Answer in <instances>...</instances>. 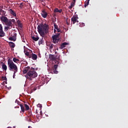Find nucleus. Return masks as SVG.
I'll list each match as a JSON object with an SVG mask.
<instances>
[{
	"mask_svg": "<svg viewBox=\"0 0 128 128\" xmlns=\"http://www.w3.org/2000/svg\"><path fill=\"white\" fill-rule=\"evenodd\" d=\"M71 20L73 24H74L76 22H78V18L76 16H73L71 18Z\"/></svg>",
	"mask_w": 128,
	"mask_h": 128,
	"instance_id": "9",
	"label": "nucleus"
},
{
	"mask_svg": "<svg viewBox=\"0 0 128 128\" xmlns=\"http://www.w3.org/2000/svg\"><path fill=\"white\" fill-rule=\"evenodd\" d=\"M9 46L12 48H14V46H16V45H15L14 43L13 42H9Z\"/></svg>",
	"mask_w": 128,
	"mask_h": 128,
	"instance_id": "18",
	"label": "nucleus"
},
{
	"mask_svg": "<svg viewBox=\"0 0 128 128\" xmlns=\"http://www.w3.org/2000/svg\"><path fill=\"white\" fill-rule=\"evenodd\" d=\"M28 128H32V126H29Z\"/></svg>",
	"mask_w": 128,
	"mask_h": 128,
	"instance_id": "47",
	"label": "nucleus"
},
{
	"mask_svg": "<svg viewBox=\"0 0 128 128\" xmlns=\"http://www.w3.org/2000/svg\"><path fill=\"white\" fill-rule=\"evenodd\" d=\"M26 56H28L30 58H32V55L30 54V52H26L25 53Z\"/></svg>",
	"mask_w": 128,
	"mask_h": 128,
	"instance_id": "24",
	"label": "nucleus"
},
{
	"mask_svg": "<svg viewBox=\"0 0 128 128\" xmlns=\"http://www.w3.org/2000/svg\"><path fill=\"white\" fill-rule=\"evenodd\" d=\"M55 54H58V52H55Z\"/></svg>",
	"mask_w": 128,
	"mask_h": 128,
	"instance_id": "45",
	"label": "nucleus"
},
{
	"mask_svg": "<svg viewBox=\"0 0 128 128\" xmlns=\"http://www.w3.org/2000/svg\"><path fill=\"white\" fill-rule=\"evenodd\" d=\"M8 88V90H10V88Z\"/></svg>",
	"mask_w": 128,
	"mask_h": 128,
	"instance_id": "50",
	"label": "nucleus"
},
{
	"mask_svg": "<svg viewBox=\"0 0 128 128\" xmlns=\"http://www.w3.org/2000/svg\"><path fill=\"white\" fill-rule=\"evenodd\" d=\"M66 24H68H68H70V23H68V21L66 22Z\"/></svg>",
	"mask_w": 128,
	"mask_h": 128,
	"instance_id": "43",
	"label": "nucleus"
},
{
	"mask_svg": "<svg viewBox=\"0 0 128 128\" xmlns=\"http://www.w3.org/2000/svg\"><path fill=\"white\" fill-rule=\"evenodd\" d=\"M62 12V9L58 10V8H56L54 10V12H59L60 14V12Z\"/></svg>",
	"mask_w": 128,
	"mask_h": 128,
	"instance_id": "17",
	"label": "nucleus"
},
{
	"mask_svg": "<svg viewBox=\"0 0 128 128\" xmlns=\"http://www.w3.org/2000/svg\"><path fill=\"white\" fill-rule=\"evenodd\" d=\"M6 34L4 30H2V24H0V38H2V36H4Z\"/></svg>",
	"mask_w": 128,
	"mask_h": 128,
	"instance_id": "7",
	"label": "nucleus"
},
{
	"mask_svg": "<svg viewBox=\"0 0 128 128\" xmlns=\"http://www.w3.org/2000/svg\"><path fill=\"white\" fill-rule=\"evenodd\" d=\"M2 70H3L6 71L8 70V66H6V65L4 63L2 64Z\"/></svg>",
	"mask_w": 128,
	"mask_h": 128,
	"instance_id": "15",
	"label": "nucleus"
},
{
	"mask_svg": "<svg viewBox=\"0 0 128 128\" xmlns=\"http://www.w3.org/2000/svg\"><path fill=\"white\" fill-rule=\"evenodd\" d=\"M0 8H1V6H0V10H1V9H0Z\"/></svg>",
	"mask_w": 128,
	"mask_h": 128,
	"instance_id": "51",
	"label": "nucleus"
},
{
	"mask_svg": "<svg viewBox=\"0 0 128 128\" xmlns=\"http://www.w3.org/2000/svg\"><path fill=\"white\" fill-rule=\"evenodd\" d=\"M33 90H36V88H33Z\"/></svg>",
	"mask_w": 128,
	"mask_h": 128,
	"instance_id": "42",
	"label": "nucleus"
},
{
	"mask_svg": "<svg viewBox=\"0 0 128 128\" xmlns=\"http://www.w3.org/2000/svg\"><path fill=\"white\" fill-rule=\"evenodd\" d=\"M24 36H22V40H24Z\"/></svg>",
	"mask_w": 128,
	"mask_h": 128,
	"instance_id": "44",
	"label": "nucleus"
},
{
	"mask_svg": "<svg viewBox=\"0 0 128 128\" xmlns=\"http://www.w3.org/2000/svg\"><path fill=\"white\" fill-rule=\"evenodd\" d=\"M23 74H26V78L28 80H32L38 76V73L34 71V68H30L29 66L24 68Z\"/></svg>",
	"mask_w": 128,
	"mask_h": 128,
	"instance_id": "1",
	"label": "nucleus"
},
{
	"mask_svg": "<svg viewBox=\"0 0 128 128\" xmlns=\"http://www.w3.org/2000/svg\"><path fill=\"white\" fill-rule=\"evenodd\" d=\"M10 88L11 89V88H10Z\"/></svg>",
	"mask_w": 128,
	"mask_h": 128,
	"instance_id": "52",
	"label": "nucleus"
},
{
	"mask_svg": "<svg viewBox=\"0 0 128 128\" xmlns=\"http://www.w3.org/2000/svg\"><path fill=\"white\" fill-rule=\"evenodd\" d=\"M58 32H60V28H58V29H56Z\"/></svg>",
	"mask_w": 128,
	"mask_h": 128,
	"instance_id": "38",
	"label": "nucleus"
},
{
	"mask_svg": "<svg viewBox=\"0 0 128 128\" xmlns=\"http://www.w3.org/2000/svg\"><path fill=\"white\" fill-rule=\"evenodd\" d=\"M37 28L38 30V32H39L40 36H41L42 38H44V34L48 33L50 27L46 24H41L38 26Z\"/></svg>",
	"mask_w": 128,
	"mask_h": 128,
	"instance_id": "2",
	"label": "nucleus"
},
{
	"mask_svg": "<svg viewBox=\"0 0 128 128\" xmlns=\"http://www.w3.org/2000/svg\"><path fill=\"white\" fill-rule=\"evenodd\" d=\"M89 4H90V0H86L85 2L84 8H86V6H88Z\"/></svg>",
	"mask_w": 128,
	"mask_h": 128,
	"instance_id": "22",
	"label": "nucleus"
},
{
	"mask_svg": "<svg viewBox=\"0 0 128 128\" xmlns=\"http://www.w3.org/2000/svg\"><path fill=\"white\" fill-rule=\"evenodd\" d=\"M54 34H56V29L54 30Z\"/></svg>",
	"mask_w": 128,
	"mask_h": 128,
	"instance_id": "41",
	"label": "nucleus"
},
{
	"mask_svg": "<svg viewBox=\"0 0 128 128\" xmlns=\"http://www.w3.org/2000/svg\"><path fill=\"white\" fill-rule=\"evenodd\" d=\"M13 62H20V60H18L16 58H14Z\"/></svg>",
	"mask_w": 128,
	"mask_h": 128,
	"instance_id": "25",
	"label": "nucleus"
},
{
	"mask_svg": "<svg viewBox=\"0 0 128 128\" xmlns=\"http://www.w3.org/2000/svg\"><path fill=\"white\" fill-rule=\"evenodd\" d=\"M44 38H42L41 39H40L38 41V44L39 46H40V44H44Z\"/></svg>",
	"mask_w": 128,
	"mask_h": 128,
	"instance_id": "21",
	"label": "nucleus"
},
{
	"mask_svg": "<svg viewBox=\"0 0 128 128\" xmlns=\"http://www.w3.org/2000/svg\"><path fill=\"white\" fill-rule=\"evenodd\" d=\"M58 36H60V34H55L52 36V42L54 44H58V42H60Z\"/></svg>",
	"mask_w": 128,
	"mask_h": 128,
	"instance_id": "6",
	"label": "nucleus"
},
{
	"mask_svg": "<svg viewBox=\"0 0 128 128\" xmlns=\"http://www.w3.org/2000/svg\"><path fill=\"white\" fill-rule=\"evenodd\" d=\"M8 128H12L11 127H8Z\"/></svg>",
	"mask_w": 128,
	"mask_h": 128,
	"instance_id": "49",
	"label": "nucleus"
},
{
	"mask_svg": "<svg viewBox=\"0 0 128 128\" xmlns=\"http://www.w3.org/2000/svg\"><path fill=\"white\" fill-rule=\"evenodd\" d=\"M17 24L20 28H22V24L20 22V20H17Z\"/></svg>",
	"mask_w": 128,
	"mask_h": 128,
	"instance_id": "13",
	"label": "nucleus"
},
{
	"mask_svg": "<svg viewBox=\"0 0 128 128\" xmlns=\"http://www.w3.org/2000/svg\"><path fill=\"white\" fill-rule=\"evenodd\" d=\"M72 8H74L72 5H70V6H68V8H70V10H72Z\"/></svg>",
	"mask_w": 128,
	"mask_h": 128,
	"instance_id": "36",
	"label": "nucleus"
},
{
	"mask_svg": "<svg viewBox=\"0 0 128 128\" xmlns=\"http://www.w3.org/2000/svg\"><path fill=\"white\" fill-rule=\"evenodd\" d=\"M9 40H14V38H12V37H10L9 38Z\"/></svg>",
	"mask_w": 128,
	"mask_h": 128,
	"instance_id": "34",
	"label": "nucleus"
},
{
	"mask_svg": "<svg viewBox=\"0 0 128 128\" xmlns=\"http://www.w3.org/2000/svg\"><path fill=\"white\" fill-rule=\"evenodd\" d=\"M74 2H76V0H72Z\"/></svg>",
	"mask_w": 128,
	"mask_h": 128,
	"instance_id": "46",
	"label": "nucleus"
},
{
	"mask_svg": "<svg viewBox=\"0 0 128 128\" xmlns=\"http://www.w3.org/2000/svg\"><path fill=\"white\" fill-rule=\"evenodd\" d=\"M40 116H42V110L40 111Z\"/></svg>",
	"mask_w": 128,
	"mask_h": 128,
	"instance_id": "37",
	"label": "nucleus"
},
{
	"mask_svg": "<svg viewBox=\"0 0 128 128\" xmlns=\"http://www.w3.org/2000/svg\"><path fill=\"white\" fill-rule=\"evenodd\" d=\"M16 104H17L18 106H20V102L18 100H16L15 101Z\"/></svg>",
	"mask_w": 128,
	"mask_h": 128,
	"instance_id": "29",
	"label": "nucleus"
},
{
	"mask_svg": "<svg viewBox=\"0 0 128 128\" xmlns=\"http://www.w3.org/2000/svg\"><path fill=\"white\" fill-rule=\"evenodd\" d=\"M54 28L56 30H58V25H56V24L54 23Z\"/></svg>",
	"mask_w": 128,
	"mask_h": 128,
	"instance_id": "30",
	"label": "nucleus"
},
{
	"mask_svg": "<svg viewBox=\"0 0 128 128\" xmlns=\"http://www.w3.org/2000/svg\"><path fill=\"white\" fill-rule=\"evenodd\" d=\"M68 42H64L60 45V48H66V46H68Z\"/></svg>",
	"mask_w": 128,
	"mask_h": 128,
	"instance_id": "16",
	"label": "nucleus"
},
{
	"mask_svg": "<svg viewBox=\"0 0 128 128\" xmlns=\"http://www.w3.org/2000/svg\"><path fill=\"white\" fill-rule=\"evenodd\" d=\"M24 106L26 108V110H30V106H28V104H24Z\"/></svg>",
	"mask_w": 128,
	"mask_h": 128,
	"instance_id": "26",
	"label": "nucleus"
},
{
	"mask_svg": "<svg viewBox=\"0 0 128 128\" xmlns=\"http://www.w3.org/2000/svg\"><path fill=\"white\" fill-rule=\"evenodd\" d=\"M20 108V106H16L14 107V108Z\"/></svg>",
	"mask_w": 128,
	"mask_h": 128,
	"instance_id": "39",
	"label": "nucleus"
},
{
	"mask_svg": "<svg viewBox=\"0 0 128 128\" xmlns=\"http://www.w3.org/2000/svg\"><path fill=\"white\" fill-rule=\"evenodd\" d=\"M32 40H34V42H38V40H40V38L38 36H36V37L33 36H32Z\"/></svg>",
	"mask_w": 128,
	"mask_h": 128,
	"instance_id": "20",
	"label": "nucleus"
},
{
	"mask_svg": "<svg viewBox=\"0 0 128 128\" xmlns=\"http://www.w3.org/2000/svg\"><path fill=\"white\" fill-rule=\"evenodd\" d=\"M50 50H52L54 48V44H51L49 45Z\"/></svg>",
	"mask_w": 128,
	"mask_h": 128,
	"instance_id": "28",
	"label": "nucleus"
},
{
	"mask_svg": "<svg viewBox=\"0 0 128 128\" xmlns=\"http://www.w3.org/2000/svg\"><path fill=\"white\" fill-rule=\"evenodd\" d=\"M6 12L2 10V9H0V16H6Z\"/></svg>",
	"mask_w": 128,
	"mask_h": 128,
	"instance_id": "19",
	"label": "nucleus"
},
{
	"mask_svg": "<svg viewBox=\"0 0 128 128\" xmlns=\"http://www.w3.org/2000/svg\"><path fill=\"white\" fill-rule=\"evenodd\" d=\"M21 108V110L22 112H24V106L22 104H20V105Z\"/></svg>",
	"mask_w": 128,
	"mask_h": 128,
	"instance_id": "23",
	"label": "nucleus"
},
{
	"mask_svg": "<svg viewBox=\"0 0 128 128\" xmlns=\"http://www.w3.org/2000/svg\"><path fill=\"white\" fill-rule=\"evenodd\" d=\"M8 66L9 68V70L10 72H14L13 74V78H14L16 77V74L18 72V66L14 63L10 58L8 59Z\"/></svg>",
	"mask_w": 128,
	"mask_h": 128,
	"instance_id": "3",
	"label": "nucleus"
},
{
	"mask_svg": "<svg viewBox=\"0 0 128 128\" xmlns=\"http://www.w3.org/2000/svg\"><path fill=\"white\" fill-rule=\"evenodd\" d=\"M49 58L52 62H54L55 63H56L57 62L60 60V55L54 56V54H49Z\"/></svg>",
	"mask_w": 128,
	"mask_h": 128,
	"instance_id": "4",
	"label": "nucleus"
},
{
	"mask_svg": "<svg viewBox=\"0 0 128 128\" xmlns=\"http://www.w3.org/2000/svg\"><path fill=\"white\" fill-rule=\"evenodd\" d=\"M36 114H38V111L36 112Z\"/></svg>",
	"mask_w": 128,
	"mask_h": 128,
	"instance_id": "48",
	"label": "nucleus"
},
{
	"mask_svg": "<svg viewBox=\"0 0 128 128\" xmlns=\"http://www.w3.org/2000/svg\"><path fill=\"white\" fill-rule=\"evenodd\" d=\"M9 12L10 14H12L14 16H16V12H14V10H13L12 9L9 10Z\"/></svg>",
	"mask_w": 128,
	"mask_h": 128,
	"instance_id": "14",
	"label": "nucleus"
},
{
	"mask_svg": "<svg viewBox=\"0 0 128 128\" xmlns=\"http://www.w3.org/2000/svg\"><path fill=\"white\" fill-rule=\"evenodd\" d=\"M76 4V2H72L70 4V6L74 7V6Z\"/></svg>",
	"mask_w": 128,
	"mask_h": 128,
	"instance_id": "32",
	"label": "nucleus"
},
{
	"mask_svg": "<svg viewBox=\"0 0 128 128\" xmlns=\"http://www.w3.org/2000/svg\"><path fill=\"white\" fill-rule=\"evenodd\" d=\"M8 28H10V26H5L4 27V30L6 31V30H8Z\"/></svg>",
	"mask_w": 128,
	"mask_h": 128,
	"instance_id": "31",
	"label": "nucleus"
},
{
	"mask_svg": "<svg viewBox=\"0 0 128 128\" xmlns=\"http://www.w3.org/2000/svg\"><path fill=\"white\" fill-rule=\"evenodd\" d=\"M41 16L44 18H46L48 16V12H46L44 10H43L41 12Z\"/></svg>",
	"mask_w": 128,
	"mask_h": 128,
	"instance_id": "10",
	"label": "nucleus"
},
{
	"mask_svg": "<svg viewBox=\"0 0 128 128\" xmlns=\"http://www.w3.org/2000/svg\"><path fill=\"white\" fill-rule=\"evenodd\" d=\"M56 64H54V66L52 68V74H58V71L56 70H58V64L60 62L58 61L56 63Z\"/></svg>",
	"mask_w": 128,
	"mask_h": 128,
	"instance_id": "5",
	"label": "nucleus"
},
{
	"mask_svg": "<svg viewBox=\"0 0 128 128\" xmlns=\"http://www.w3.org/2000/svg\"><path fill=\"white\" fill-rule=\"evenodd\" d=\"M0 20L2 22H4V24H6V22L8 20V18H6V16H2L0 18Z\"/></svg>",
	"mask_w": 128,
	"mask_h": 128,
	"instance_id": "11",
	"label": "nucleus"
},
{
	"mask_svg": "<svg viewBox=\"0 0 128 128\" xmlns=\"http://www.w3.org/2000/svg\"><path fill=\"white\" fill-rule=\"evenodd\" d=\"M31 58L33 60H36V59L38 58V56L34 54H32Z\"/></svg>",
	"mask_w": 128,
	"mask_h": 128,
	"instance_id": "12",
	"label": "nucleus"
},
{
	"mask_svg": "<svg viewBox=\"0 0 128 128\" xmlns=\"http://www.w3.org/2000/svg\"><path fill=\"white\" fill-rule=\"evenodd\" d=\"M10 22H14H14H16V20L14 19H12L10 20Z\"/></svg>",
	"mask_w": 128,
	"mask_h": 128,
	"instance_id": "33",
	"label": "nucleus"
},
{
	"mask_svg": "<svg viewBox=\"0 0 128 128\" xmlns=\"http://www.w3.org/2000/svg\"><path fill=\"white\" fill-rule=\"evenodd\" d=\"M16 34H14V36H12L14 40V42H16Z\"/></svg>",
	"mask_w": 128,
	"mask_h": 128,
	"instance_id": "27",
	"label": "nucleus"
},
{
	"mask_svg": "<svg viewBox=\"0 0 128 128\" xmlns=\"http://www.w3.org/2000/svg\"><path fill=\"white\" fill-rule=\"evenodd\" d=\"M22 42H26V41H24V39H22Z\"/></svg>",
	"mask_w": 128,
	"mask_h": 128,
	"instance_id": "40",
	"label": "nucleus"
},
{
	"mask_svg": "<svg viewBox=\"0 0 128 128\" xmlns=\"http://www.w3.org/2000/svg\"><path fill=\"white\" fill-rule=\"evenodd\" d=\"M2 80H6V77L2 76Z\"/></svg>",
	"mask_w": 128,
	"mask_h": 128,
	"instance_id": "35",
	"label": "nucleus"
},
{
	"mask_svg": "<svg viewBox=\"0 0 128 128\" xmlns=\"http://www.w3.org/2000/svg\"><path fill=\"white\" fill-rule=\"evenodd\" d=\"M5 24H6V26H10V28H12V26H14V24L10 21V19H8V20L6 22Z\"/></svg>",
	"mask_w": 128,
	"mask_h": 128,
	"instance_id": "8",
	"label": "nucleus"
}]
</instances>
